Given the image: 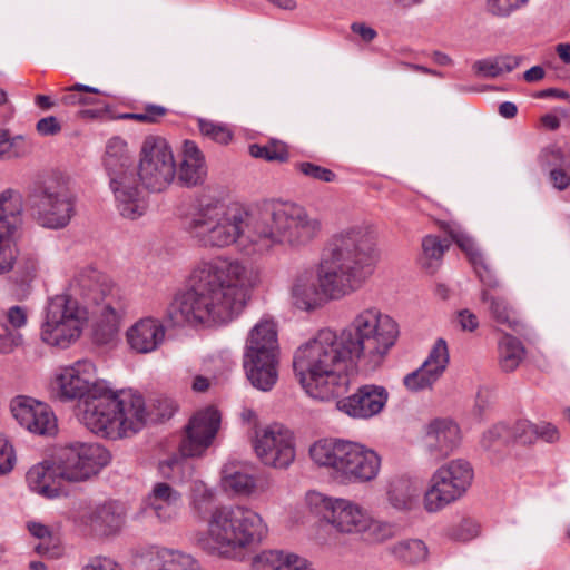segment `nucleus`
<instances>
[{"label":"nucleus","instance_id":"nucleus-1","mask_svg":"<svg viewBox=\"0 0 570 570\" xmlns=\"http://www.w3.org/2000/svg\"><path fill=\"white\" fill-rule=\"evenodd\" d=\"M396 322L376 307L355 315L340 333L323 328L294 353L293 370L313 399L328 401L346 392L355 360L377 367L399 337Z\"/></svg>","mask_w":570,"mask_h":570},{"label":"nucleus","instance_id":"nucleus-2","mask_svg":"<svg viewBox=\"0 0 570 570\" xmlns=\"http://www.w3.org/2000/svg\"><path fill=\"white\" fill-rule=\"evenodd\" d=\"M259 272L246 259L219 255L199 262L190 275V287L177 294L166 309L173 326L225 325L244 311Z\"/></svg>","mask_w":570,"mask_h":570},{"label":"nucleus","instance_id":"nucleus-3","mask_svg":"<svg viewBox=\"0 0 570 570\" xmlns=\"http://www.w3.org/2000/svg\"><path fill=\"white\" fill-rule=\"evenodd\" d=\"M377 261L374 235L354 226L333 234L326 242L316 266L296 276L292 286L293 304L314 311L327 301H337L361 289L374 273Z\"/></svg>","mask_w":570,"mask_h":570},{"label":"nucleus","instance_id":"nucleus-4","mask_svg":"<svg viewBox=\"0 0 570 570\" xmlns=\"http://www.w3.org/2000/svg\"><path fill=\"white\" fill-rule=\"evenodd\" d=\"M256 213L237 203L200 204L185 220V230L200 248L224 249L238 244L247 254H258Z\"/></svg>","mask_w":570,"mask_h":570},{"label":"nucleus","instance_id":"nucleus-5","mask_svg":"<svg viewBox=\"0 0 570 570\" xmlns=\"http://www.w3.org/2000/svg\"><path fill=\"white\" fill-rule=\"evenodd\" d=\"M80 421L92 433L112 440L138 432L146 420L145 402L132 391H112L97 383L79 404Z\"/></svg>","mask_w":570,"mask_h":570},{"label":"nucleus","instance_id":"nucleus-6","mask_svg":"<svg viewBox=\"0 0 570 570\" xmlns=\"http://www.w3.org/2000/svg\"><path fill=\"white\" fill-rule=\"evenodd\" d=\"M267 532L266 523L254 510L238 504L223 505L210 512L207 531L197 542L208 553L237 558L257 547Z\"/></svg>","mask_w":570,"mask_h":570},{"label":"nucleus","instance_id":"nucleus-7","mask_svg":"<svg viewBox=\"0 0 570 570\" xmlns=\"http://www.w3.org/2000/svg\"><path fill=\"white\" fill-rule=\"evenodd\" d=\"M69 289V295L76 298L78 296L86 304L99 307V322L94 332L95 341L101 345L112 343L128 309V299L121 288L114 284L108 275L87 266L75 274Z\"/></svg>","mask_w":570,"mask_h":570},{"label":"nucleus","instance_id":"nucleus-8","mask_svg":"<svg viewBox=\"0 0 570 570\" xmlns=\"http://www.w3.org/2000/svg\"><path fill=\"white\" fill-rule=\"evenodd\" d=\"M257 248L262 254L274 245L301 248L312 243L322 230V222L309 215L305 207L283 203L256 213Z\"/></svg>","mask_w":570,"mask_h":570},{"label":"nucleus","instance_id":"nucleus-9","mask_svg":"<svg viewBox=\"0 0 570 570\" xmlns=\"http://www.w3.org/2000/svg\"><path fill=\"white\" fill-rule=\"evenodd\" d=\"M309 455L317 465L332 469L335 478L344 483L372 481L381 466L375 451L351 441H317L311 446Z\"/></svg>","mask_w":570,"mask_h":570},{"label":"nucleus","instance_id":"nucleus-10","mask_svg":"<svg viewBox=\"0 0 570 570\" xmlns=\"http://www.w3.org/2000/svg\"><path fill=\"white\" fill-rule=\"evenodd\" d=\"M132 164L127 141L118 136L108 139L102 165L119 214L131 220L141 217L148 207L147 197L137 185Z\"/></svg>","mask_w":570,"mask_h":570},{"label":"nucleus","instance_id":"nucleus-11","mask_svg":"<svg viewBox=\"0 0 570 570\" xmlns=\"http://www.w3.org/2000/svg\"><path fill=\"white\" fill-rule=\"evenodd\" d=\"M278 341L276 324L261 320L249 332L243 367L250 384L261 391H271L278 379Z\"/></svg>","mask_w":570,"mask_h":570},{"label":"nucleus","instance_id":"nucleus-12","mask_svg":"<svg viewBox=\"0 0 570 570\" xmlns=\"http://www.w3.org/2000/svg\"><path fill=\"white\" fill-rule=\"evenodd\" d=\"M88 322V309L78 298L59 294L48 301L41 340L50 346L68 348L80 336Z\"/></svg>","mask_w":570,"mask_h":570},{"label":"nucleus","instance_id":"nucleus-13","mask_svg":"<svg viewBox=\"0 0 570 570\" xmlns=\"http://www.w3.org/2000/svg\"><path fill=\"white\" fill-rule=\"evenodd\" d=\"M27 204L36 222L51 229L66 227L76 213L75 199L59 179L37 186Z\"/></svg>","mask_w":570,"mask_h":570},{"label":"nucleus","instance_id":"nucleus-14","mask_svg":"<svg viewBox=\"0 0 570 570\" xmlns=\"http://www.w3.org/2000/svg\"><path fill=\"white\" fill-rule=\"evenodd\" d=\"M109 461L110 453L98 443H71L57 451V478L82 482L98 474Z\"/></svg>","mask_w":570,"mask_h":570},{"label":"nucleus","instance_id":"nucleus-15","mask_svg":"<svg viewBox=\"0 0 570 570\" xmlns=\"http://www.w3.org/2000/svg\"><path fill=\"white\" fill-rule=\"evenodd\" d=\"M176 175V164L170 146L160 136H147L140 148L138 177L150 191H163Z\"/></svg>","mask_w":570,"mask_h":570},{"label":"nucleus","instance_id":"nucleus-16","mask_svg":"<svg viewBox=\"0 0 570 570\" xmlns=\"http://www.w3.org/2000/svg\"><path fill=\"white\" fill-rule=\"evenodd\" d=\"M473 480L471 464L462 459L452 460L439 468L431 479V487L424 495V507L436 512L460 499Z\"/></svg>","mask_w":570,"mask_h":570},{"label":"nucleus","instance_id":"nucleus-17","mask_svg":"<svg viewBox=\"0 0 570 570\" xmlns=\"http://www.w3.org/2000/svg\"><path fill=\"white\" fill-rule=\"evenodd\" d=\"M254 449L265 465L288 468L295 459L292 432L281 424H272L256 434Z\"/></svg>","mask_w":570,"mask_h":570},{"label":"nucleus","instance_id":"nucleus-18","mask_svg":"<svg viewBox=\"0 0 570 570\" xmlns=\"http://www.w3.org/2000/svg\"><path fill=\"white\" fill-rule=\"evenodd\" d=\"M220 424L218 410L208 406L198 411L185 428L179 452L184 458L200 456L212 444Z\"/></svg>","mask_w":570,"mask_h":570},{"label":"nucleus","instance_id":"nucleus-19","mask_svg":"<svg viewBox=\"0 0 570 570\" xmlns=\"http://www.w3.org/2000/svg\"><path fill=\"white\" fill-rule=\"evenodd\" d=\"M389 400L384 386L375 384L361 385L353 394L336 402L342 413L356 420H368L382 412Z\"/></svg>","mask_w":570,"mask_h":570},{"label":"nucleus","instance_id":"nucleus-20","mask_svg":"<svg viewBox=\"0 0 570 570\" xmlns=\"http://www.w3.org/2000/svg\"><path fill=\"white\" fill-rule=\"evenodd\" d=\"M11 412L21 426L35 434L46 435L57 430V420L49 405L32 397L13 399Z\"/></svg>","mask_w":570,"mask_h":570},{"label":"nucleus","instance_id":"nucleus-21","mask_svg":"<svg viewBox=\"0 0 570 570\" xmlns=\"http://www.w3.org/2000/svg\"><path fill=\"white\" fill-rule=\"evenodd\" d=\"M95 365L89 360H80L65 367L57 376L58 396L62 401L79 399L85 401L91 392V386L105 381L95 380Z\"/></svg>","mask_w":570,"mask_h":570},{"label":"nucleus","instance_id":"nucleus-22","mask_svg":"<svg viewBox=\"0 0 570 570\" xmlns=\"http://www.w3.org/2000/svg\"><path fill=\"white\" fill-rule=\"evenodd\" d=\"M323 519L343 533H358L364 530L367 513L357 504L345 499L321 498Z\"/></svg>","mask_w":570,"mask_h":570},{"label":"nucleus","instance_id":"nucleus-23","mask_svg":"<svg viewBox=\"0 0 570 570\" xmlns=\"http://www.w3.org/2000/svg\"><path fill=\"white\" fill-rule=\"evenodd\" d=\"M424 443L435 460L443 459L458 448L460 429L451 420L436 419L428 425Z\"/></svg>","mask_w":570,"mask_h":570},{"label":"nucleus","instance_id":"nucleus-24","mask_svg":"<svg viewBox=\"0 0 570 570\" xmlns=\"http://www.w3.org/2000/svg\"><path fill=\"white\" fill-rule=\"evenodd\" d=\"M127 342L131 350L140 354L156 351L165 340V327L154 317H144L127 330Z\"/></svg>","mask_w":570,"mask_h":570},{"label":"nucleus","instance_id":"nucleus-25","mask_svg":"<svg viewBox=\"0 0 570 570\" xmlns=\"http://www.w3.org/2000/svg\"><path fill=\"white\" fill-rule=\"evenodd\" d=\"M29 489L47 499L59 498L66 491L62 488V481L57 478V465L46 466L38 464L32 466L26 475Z\"/></svg>","mask_w":570,"mask_h":570},{"label":"nucleus","instance_id":"nucleus-26","mask_svg":"<svg viewBox=\"0 0 570 570\" xmlns=\"http://www.w3.org/2000/svg\"><path fill=\"white\" fill-rule=\"evenodd\" d=\"M204 155L195 141L185 140L178 179L186 186L202 184L206 176Z\"/></svg>","mask_w":570,"mask_h":570},{"label":"nucleus","instance_id":"nucleus-27","mask_svg":"<svg viewBox=\"0 0 570 570\" xmlns=\"http://www.w3.org/2000/svg\"><path fill=\"white\" fill-rule=\"evenodd\" d=\"M21 197L11 189L0 194V239H12L21 223Z\"/></svg>","mask_w":570,"mask_h":570},{"label":"nucleus","instance_id":"nucleus-28","mask_svg":"<svg viewBox=\"0 0 570 570\" xmlns=\"http://www.w3.org/2000/svg\"><path fill=\"white\" fill-rule=\"evenodd\" d=\"M421 488L416 481L409 478L393 479L389 484V502L397 510H411L417 503Z\"/></svg>","mask_w":570,"mask_h":570},{"label":"nucleus","instance_id":"nucleus-29","mask_svg":"<svg viewBox=\"0 0 570 570\" xmlns=\"http://www.w3.org/2000/svg\"><path fill=\"white\" fill-rule=\"evenodd\" d=\"M150 508L158 519H171L180 503V494L167 483H157L148 498Z\"/></svg>","mask_w":570,"mask_h":570},{"label":"nucleus","instance_id":"nucleus-30","mask_svg":"<svg viewBox=\"0 0 570 570\" xmlns=\"http://www.w3.org/2000/svg\"><path fill=\"white\" fill-rule=\"evenodd\" d=\"M518 68L524 71H544L541 65L530 66L527 58L511 55L476 60L472 66L473 71H512Z\"/></svg>","mask_w":570,"mask_h":570},{"label":"nucleus","instance_id":"nucleus-31","mask_svg":"<svg viewBox=\"0 0 570 570\" xmlns=\"http://www.w3.org/2000/svg\"><path fill=\"white\" fill-rule=\"evenodd\" d=\"M91 522L105 534L116 532L124 522V509L118 502H105L98 505L92 514Z\"/></svg>","mask_w":570,"mask_h":570},{"label":"nucleus","instance_id":"nucleus-32","mask_svg":"<svg viewBox=\"0 0 570 570\" xmlns=\"http://www.w3.org/2000/svg\"><path fill=\"white\" fill-rule=\"evenodd\" d=\"M449 247V240L441 239L435 235H426L422 239V255L419 261L421 267L429 274L435 273Z\"/></svg>","mask_w":570,"mask_h":570},{"label":"nucleus","instance_id":"nucleus-33","mask_svg":"<svg viewBox=\"0 0 570 570\" xmlns=\"http://www.w3.org/2000/svg\"><path fill=\"white\" fill-rule=\"evenodd\" d=\"M499 365L504 372L514 371L523 361L525 350L514 336L504 335L499 342Z\"/></svg>","mask_w":570,"mask_h":570},{"label":"nucleus","instance_id":"nucleus-34","mask_svg":"<svg viewBox=\"0 0 570 570\" xmlns=\"http://www.w3.org/2000/svg\"><path fill=\"white\" fill-rule=\"evenodd\" d=\"M153 568L161 567L164 570H195L196 561L187 554L166 548L158 549L150 559Z\"/></svg>","mask_w":570,"mask_h":570},{"label":"nucleus","instance_id":"nucleus-35","mask_svg":"<svg viewBox=\"0 0 570 570\" xmlns=\"http://www.w3.org/2000/svg\"><path fill=\"white\" fill-rule=\"evenodd\" d=\"M296 557L282 550L263 551L255 557L253 570H292Z\"/></svg>","mask_w":570,"mask_h":570},{"label":"nucleus","instance_id":"nucleus-36","mask_svg":"<svg viewBox=\"0 0 570 570\" xmlns=\"http://www.w3.org/2000/svg\"><path fill=\"white\" fill-rule=\"evenodd\" d=\"M391 553L405 563L414 564L425 560L428 548L422 540H402L390 548Z\"/></svg>","mask_w":570,"mask_h":570},{"label":"nucleus","instance_id":"nucleus-37","mask_svg":"<svg viewBox=\"0 0 570 570\" xmlns=\"http://www.w3.org/2000/svg\"><path fill=\"white\" fill-rule=\"evenodd\" d=\"M481 299L482 302L490 304V313L499 324L517 330L519 322L515 318L513 309L503 297L493 296L489 291L482 289Z\"/></svg>","mask_w":570,"mask_h":570},{"label":"nucleus","instance_id":"nucleus-38","mask_svg":"<svg viewBox=\"0 0 570 570\" xmlns=\"http://www.w3.org/2000/svg\"><path fill=\"white\" fill-rule=\"evenodd\" d=\"M222 483L226 491L234 494H249L255 488L252 475L227 465L222 471Z\"/></svg>","mask_w":570,"mask_h":570},{"label":"nucleus","instance_id":"nucleus-39","mask_svg":"<svg viewBox=\"0 0 570 570\" xmlns=\"http://www.w3.org/2000/svg\"><path fill=\"white\" fill-rule=\"evenodd\" d=\"M451 239L466 254L471 264L480 263L483 254L478 248L474 239L455 224L446 223L442 226Z\"/></svg>","mask_w":570,"mask_h":570},{"label":"nucleus","instance_id":"nucleus-40","mask_svg":"<svg viewBox=\"0 0 570 570\" xmlns=\"http://www.w3.org/2000/svg\"><path fill=\"white\" fill-rule=\"evenodd\" d=\"M248 150L254 158L267 161L285 163L289 156L286 145L277 140H271L266 145L252 144Z\"/></svg>","mask_w":570,"mask_h":570},{"label":"nucleus","instance_id":"nucleus-41","mask_svg":"<svg viewBox=\"0 0 570 570\" xmlns=\"http://www.w3.org/2000/svg\"><path fill=\"white\" fill-rule=\"evenodd\" d=\"M449 362L450 355L448 344L443 338H438L422 365L431 370V372L436 376L441 377L446 370Z\"/></svg>","mask_w":570,"mask_h":570},{"label":"nucleus","instance_id":"nucleus-42","mask_svg":"<svg viewBox=\"0 0 570 570\" xmlns=\"http://www.w3.org/2000/svg\"><path fill=\"white\" fill-rule=\"evenodd\" d=\"M364 525V530H360L358 533H363L365 540L375 543L391 539L395 535L396 531L394 524L372 520L368 515Z\"/></svg>","mask_w":570,"mask_h":570},{"label":"nucleus","instance_id":"nucleus-43","mask_svg":"<svg viewBox=\"0 0 570 570\" xmlns=\"http://www.w3.org/2000/svg\"><path fill=\"white\" fill-rule=\"evenodd\" d=\"M440 377L436 376L431 370L421 365L415 371L406 374L403 379L404 386L411 392H419L431 389Z\"/></svg>","mask_w":570,"mask_h":570},{"label":"nucleus","instance_id":"nucleus-44","mask_svg":"<svg viewBox=\"0 0 570 570\" xmlns=\"http://www.w3.org/2000/svg\"><path fill=\"white\" fill-rule=\"evenodd\" d=\"M198 128L204 137L217 144L227 145L233 138V132L227 125L213 120L198 119Z\"/></svg>","mask_w":570,"mask_h":570},{"label":"nucleus","instance_id":"nucleus-45","mask_svg":"<svg viewBox=\"0 0 570 570\" xmlns=\"http://www.w3.org/2000/svg\"><path fill=\"white\" fill-rule=\"evenodd\" d=\"M510 442V428L499 423L485 431L481 439V445L485 450H499Z\"/></svg>","mask_w":570,"mask_h":570},{"label":"nucleus","instance_id":"nucleus-46","mask_svg":"<svg viewBox=\"0 0 570 570\" xmlns=\"http://www.w3.org/2000/svg\"><path fill=\"white\" fill-rule=\"evenodd\" d=\"M83 94H100V90L96 87L75 83L73 86L66 89V91L60 97V102L63 105H77V104H95L96 100L92 98H87Z\"/></svg>","mask_w":570,"mask_h":570},{"label":"nucleus","instance_id":"nucleus-47","mask_svg":"<svg viewBox=\"0 0 570 570\" xmlns=\"http://www.w3.org/2000/svg\"><path fill=\"white\" fill-rule=\"evenodd\" d=\"M538 440V425L528 420H518L510 428V441L521 444H532Z\"/></svg>","mask_w":570,"mask_h":570},{"label":"nucleus","instance_id":"nucleus-48","mask_svg":"<svg viewBox=\"0 0 570 570\" xmlns=\"http://www.w3.org/2000/svg\"><path fill=\"white\" fill-rule=\"evenodd\" d=\"M17 272L20 274L21 279L28 281L36 277L39 269V257L33 250H24L21 254H17V261L14 263Z\"/></svg>","mask_w":570,"mask_h":570},{"label":"nucleus","instance_id":"nucleus-49","mask_svg":"<svg viewBox=\"0 0 570 570\" xmlns=\"http://www.w3.org/2000/svg\"><path fill=\"white\" fill-rule=\"evenodd\" d=\"M22 142L23 138L21 136L11 138L7 130L0 131V158L11 159L20 157L23 154Z\"/></svg>","mask_w":570,"mask_h":570},{"label":"nucleus","instance_id":"nucleus-50","mask_svg":"<svg viewBox=\"0 0 570 570\" xmlns=\"http://www.w3.org/2000/svg\"><path fill=\"white\" fill-rule=\"evenodd\" d=\"M295 168L306 177H311L316 180L331 183L336 179V174L334 171L309 161L297 163Z\"/></svg>","mask_w":570,"mask_h":570},{"label":"nucleus","instance_id":"nucleus-51","mask_svg":"<svg viewBox=\"0 0 570 570\" xmlns=\"http://www.w3.org/2000/svg\"><path fill=\"white\" fill-rule=\"evenodd\" d=\"M27 323V311L21 306H12L0 316V324L3 331L12 328L17 331L23 327Z\"/></svg>","mask_w":570,"mask_h":570},{"label":"nucleus","instance_id":"nucleus-52","mask_svg":"<svg viewBox=\"0 0 570 570\" xmlns=\"http://www.w3.org/2000/svg\"><path fill=\"white\" fill-rule=\"evenodd\" d=\"M213 499V491L207 489L204 484H197L195 487L193 494V507L199 517L205 518V515L210 511Z\"/></svg>","mask_w":570,"mask_h":570},{"label":"nucleus","instance_id":"nucleus-53","mask_svg":"<svg viewBox=\"0 0 570 570\" xmlns=\"http://www.w3.org/2000/svg\"><path fill=\"white\" fill-rule=\"evenodd\" d=\"M18 248L12 239H0V274H6L14 267Z\"/></svg>","mask_w":570,"mask_h":570},{"label":"nucleus","instance_id":"nucleus-54","mask_svg":"<svg viewBox=\"0 0 570 570\" xmlns=\"http://www.w3.org/2000/svg\"><path fill=\"white\" fill-rule=\"evenodd\" d=\"M33 549L38 554L50 559L59 558L62 554L60 538L55 533L50 534V540H39Z\"/></svg>","mask_w":570,"mask_h":570},{"label":"nucleus","instance_id":"nucleus-55","mask_svg":"<svg viewBox=\"0 0 570 570\" xmlns=\"http://www.w3.org/2000/svg\"><path fill=\"white\" fill-rule=\"evenodd\" d=\"M473 268L480 279V282L485 287L484 289L488 291V288L495 289L500 286V282L497 278L494 272L489 266V264L485 262L484 256L481 257L480 263H473Z\"/></svg>","mask_w":570,"mask_h":570},{"label":"nucleus","instance_id":"nucleus-56","mask_svg":"<svg viewBox=\"0 0 570 570\" xmlns=\"http://www.w3.org/2000/svg\"><path fill=\"white\" fill-rule=\"evenodd\" d=\"M540 161L542 167L561 168L566 161L563 150L558 146H549L541 151Z\"/></svg>","mask_w":570,"mask_h":570},{"label":"nucleus","instance_id":"nucleus-57","mask_svg":"<svg viewBox=\"0 0 570 570\" xmlns=\"http://www.w3.org/2000/svg\"><path fill=\"white\" fill-rule=\"evenodd\" d=\"M16 463V454L9 441L0 435V475L9 473Z\"/></svg>","mask_w":570,"mask_h":570},{"label":"nucleus","instance_id":"nucleus-58","mask_svg":"<svg viewBox=\"0 0 570 570\" xmlns=\"http://www.w3.org/2000/svg\"><path fill=\"white\" fill-rule=\"evenodd\" d=\"M528 0H488L487 8L494 16H508Z\"/></svg>","mask_w":570,"mask_h":570},{"label":"nucleus","instance_id":"nucleus-59","mask_svg":"<svg viewBox=\"0 0 570 570\" xmlns=\"http://www.w3.org/2000/svg\"><path fill=\"white\" fill-rule=\"evenodd\" d=\"M479 534V525L472 520H463L452 531V538L458 541H469Z\"/></svg>","mask_w":570,"mask_h":570},{"label":"nucleus","instance_id":"nucleus-60","mask_svg":"<svg viewBox=\"0 0 570 570\" xmlns=\"http://www.w3.org/2000/svg\"><path fill=\"white\" fill-rule=\"evenodd\" d=\"M22 343V335L17 331L7 330L0 334V353H11Z\"/></svg>","mask_w":570,"mask_h":570},{"label":"nucleus","instance_id":"nucleus-61","mask_svg":"<svg viewBox=\"0 0 570 570\" xmlns=\"http://www.w3.org/2000/svg\"><path fill=\"white\" fill-rule=\"evenodd\" d=\"M36 129L41 136H53L61 131V125L55 116H48L37 121Z\"/></svg>","mask_w":570,"mask_h":570},{"label":"nucleus","instance_id":"nucleus-62","mask_svg":"<svg viewBox=\"0 0 570 570\" xmlns=\"http://www.w3.org/2000/svg\"><path fill=\"white\" fill-rule=\"evenodd\" d=\"M141 115L146 118L145 124H157L167 115V109L160 105L147 104L141 109Z\"/></svg>","mask_w":570,"mask_h":570},{"label":"nucleus","instance_id":"nucleus-63","mask_svg":"<svg viewBox=\"0 0 570 570\" xmlns=\"http://www.w3.org/2000/svg\"><path fill=\"white\" fill-rule=\"evenodd\" d=\"M549 180L557 190H566L570 186V175L562 168H551Z\"/></svg>","mask_w":570,"mask_h":570},{"label":"nucleus","instance_id":"nucleus-64","mask_svg":"<svg viewBox=\"0 0 570 570\" xmlns=\"http://www.w3.org/2000/svg\"><path fill=\"white\" fill-rule=\"evenodd\" d=\"M82 570H121L120 566L106 557H95Z\"/></svg>","mask_w":570,"mask_h":570}]
</instances>
